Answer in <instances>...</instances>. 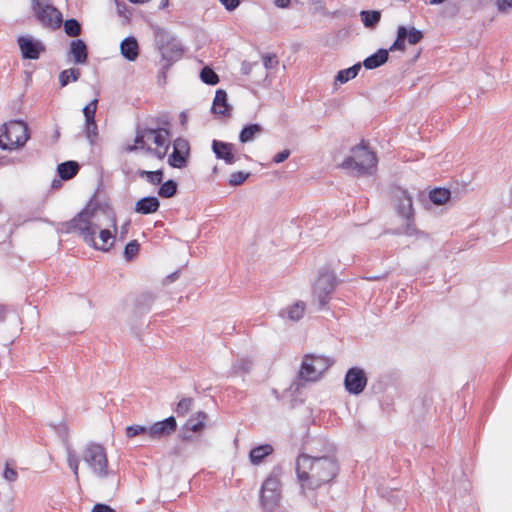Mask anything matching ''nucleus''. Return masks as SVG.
I'll return each instance as SVG.
<instances>
[{
  "instance_id": "obj_1",
  "label": "nucleus",
  "mask_w": 512,
  "mask_h": 512,
  "mask_svg": "<svg viewBox=\"0 0 512 512\" xmlns=\"http://www.w3.org/2000/svg\"><path fill=\"white\" fill-rule=\"evenodd\" d=\"M106 217L108 224L113 227V231L109 229H100V224L92 222L93 217L97 213L96 210L84 208L71 220L61 224L60 232L77 233L83 241L94 249L107 252L113 245L110 240L114 239L117 233V219L114 210L110 207L99 209Z\"/></svg>"
},
{
  "instance_id": "obj_2",
  "label": "nucleus",
  "mask_w": 512,
  "mask_h": 512,
  "mask_svg": "<svg viewBox=\"0 0 512 512\" xmlns=\"http://www.w3.org/2000/svg\"><path fill=\"white\" fill-rule=\"evenodd\" d=\"M295 470L301 489L316 490L331 482L337 475L339 467L332 456L312 457L300 454L296 459Z\"/></svg>"
},
{
  "instance_id": "obj_3",
  "label": "nucleus",
  "mask_w": 512,
  "mask_h": 512,
  "mask_svg": "<svg viewBox=\"0 0 512 512\" xmlns=\"http://www.w3.org/2000/svg\"><path fill=\"white\" fill-rule=\"evenodd\" d=\"M30 139L29 128L25 121L19 119L10 120L0 127V149L14 150L24 147Z\"/></svg>"
},
{
  "instance_id": "obj_4",
  "label": "nucleus",
  "mask_w": 512,
  "mask_h": 512,
  "mask_svg": "<svg viewBox=\"0 0 512 512\" xmlns=\"http://www.w3.org/2000/svg\"><path fill=\"white\" fill-rule=\"evenodd\" d=\"M283 467L280 464L273 466L260 488V503L267 510L272 511L279 505L282 494Z\"/></svg>"
},
{
  "instance_id": "obj_5",
  "label": "nucleus",
  "mask_w": 512,
  "mask_h": 512,
  "mask_svg": "<svg viewBox=\"0 0 512 512\" xmlns=\"http://www.w3.org/2000/svg\"><path fill=\"white\" fill-rule=\"evenodd\" d=\"M352 155L347 157L341 164L344 169L355 171L357 175H371L377 166V157L363 143L351 150Z\"/></svg>"
},
{
  "instance_id": "obj_6",
  "label": "nucleus",
  "mask_w": 512,
  "mask_h": 512,
  "mask_svg": "<svg viewBox=\"0 0 512 512\" xmlns=\"http://www.w3.org/2000/svg\"><path fill=\"white\" fill-rule=\"evenodd\" d=\"M82 460L95 476L106 478L110 475L106 450L101 444L87 443L82 452Z\"/></svg>"
},
{
  "instance_id": "obj_7",
  "label": "nucleus",
  "mask_w": 512,
  "mask_h": 512,
  "mask_svg": "<svg viewBox=\"0 0 512 512\" xmlns=\"http://www.w3.org/2000/svg\"><path fill=\"white\" fill-rule=\"evenodd\" d=\"M31 10L38 23L51 30H57L63 23L62 13L51 0H31Z\"/></svg>"
},
{
  "instance_id": "obj_8",
  "label": "nucleus",
  "mask_w": 512,
  "mask_h": 512,
  "mask_svg": "<svg viewBox=\"0 0 512 512\" xmlns=\"http://www.w3.org/2000/svg\"><path fill=\"white\" fill-rule=\"evenodd\" d=\"M332 365L330 358L321 355H305L298 373L300 380L317 381Z\"/></svg>"
},
{
  "instance_id": "obj_9",
  "label": "nucleus",
  "mask_w": 512,
  "mask_h": 512,
  "mask_svg": "<svg viewBox=\"0 0 512 512\" xmlns=\"http://www.w3.org/2000/svg\"><path fill=\"white\" fill-rule=\"evenodd\" d=\"M337 284V278L334 272L320 270L319 275L313 285V295L318 300L319 307L323 308L331 299Z\"/></svg>"
},
{
  "instance_id": "obj_10",
  "label": "nucleus",
  "mask_w": 512,
  "mask_h": 512,
  "mask_svg": "<svg viewBox=\"0 0 512 512\" xmlns=\"http://www.w3.org/2000/svg\"><path fill=\"white\" fill-rule=\"evenodd\" d=\"M158 44L162 58L169 65L182 57L183 47L176 38L170 37L167 34H160L158 36Z\"/></svg>"
},
{
  "instance_id": "obj_11",
  "label": "nucleus",
  "mask_w": 512,
  "mask_h": 512,
  "mask_svg": "<svg viewBox=\"0 0 512 512\" xmlns=\"http://www.w3.org/2000/svg\"><path fill=\"white\" fill-rule=\"evenodd\" d=\"M21 56L27 60H37L46 51L44 43L29 35H21L17 38Z\"/></svg>"
},
{
  "instance_id": "obj_12",
  "label": "nucleus",
  "mask_w": 512,
  "mask_h": 512,
  "mask_svg": "<svg viewBox=\"0 0 512 512\" xmlns=\"http://www.w3.org/2000/svg\"><path fill=\"white\" fill-rule=\"evenodd\" d=\"M368 382V378L364 369L359 367H351L347 370L344 377V387L351 395L361 394Z\"/></svg>"
},
{
  "instance_id": "obj_13",
  "label": "nucleus",
  "mask_w": 512,
  "mask_h": 512,
  "mask_svg": "<svg viewBox=\"0 0 512 512\" xmlns=\"http://www.w3.org/2000/svg\"><path fill=\"white\" fill-rule=\"evenodd\" d=\"M190 155L188 140L178 137L173 141V151L168 157V164L173 168H184Z\"/></svg>"
},
{
  "instance_id": "obj_14",
  "label": "nucleus",
  "mask_w": 512,
  "mask_h": 512,
  "mask_svg": "<svg viewBox=\"0 0 512 512\" xmlns=\"http://www.w3.org/2000/svg\"><path fill=\"white\" fill-rule=\"evenodd\" d=\"M177 429L175 417L170 416L148 426V436L153 440H159L172 435Z\"/></svg>"
},
{
  "instance_id": "obj_15",
  "label": "nucleus",
  "mask_w": 512,
  "mask_h": 512,
  "mask_svg": "<svg viewBox=\"0 0 512 512\" xmlns=\"http://www.w3.org/2000/svg\"><path fill=\"white\" fill-rule=\"evenodd\" d=\"M394 199L396 201L397 212L401 217L412 218V216H414L412 197L406 190H396Z\"/></svg>"
},
{
  "instance_id": "obj_16",
  "label": "nucleus",
  "mask_w": 512,
  "mask_h": 512,
  "mask_svg": "<svg viewBox=\"0 0 512 512\" xmlns=\"http://www.w3.org/2000/svg\"><path fill=\"white\" fill-rule=\"evenodd\" d=\"M211 148L217 159L223 160L228 165L236 162V157L233 153L234 145L232 143L213 140Z\"/></svg>"
},
{
  "instance_id": "obj_17",
  "label": "nucleus",
  "mask_w": 512,
  "mask_h": 512,
  "mask_svg": "<svg viewBox=\"0 0 512 512\" xmlns=\"http://www.w3.org/2000/svg\"><path fill=\"white\" fill-rule=\"evenodd\" d=\"M160 201L155 196H147L135 203L134 211L138 214L149 215L158 211Z\"/></svg>"
},
{
  "instance_id": "obj_18",
  "label": "nucleus",
  "mask_w": 512,
  "mask_h": 512,
  "mask_svg": "<svg viewBox=\"0 0 512 512\" xmlns=\"http://www.w3.org/2000/svg\"><path fill=\"white\" fill-rule=\"evenodd\" d=\"M69 54L73 57L75 64H85L88 59V50L85 42L81 39L72 40Z\"/></svg>"
},
{
  "instance_id": "obj_19",
  "label": "nucleus",
  "mask_w": 512,
  "mask_h": 512,
  "mask_svg": "<svg viewBox=\"0 0 512 512\" xmlns=\"http://www.w3.org/2000/svg\"><path fill=\"white\" fill-rule=\"evenodd\" d=\"M213 113L222 116H229L231 106L228 104L227 93L223 89H218L215 93V97L212 105Z\"/></svg>"
},
{
  "instance_id": "obj_20",
  "label": "nucleus",
  "mask_w": 512,
  "mask_h": 512,
  "mask_svg": "<svg viewBox=\"0 0 512 512\" xmlns=\"http://www.w3.org/2000/svg\"><path fill=\"white\" fill-rule=\"evenodd\" d=\"M149 139L158 147V148H170V130H167L164 127L161 128H148Z\"/></svg>"
},
{
  "instance_id": "obj_21",
  "label": "nucleus",
  "mask_w": 512,
  "mask_h": 512,
  "mask_svg": "<svg viewBox=\"0 0 512 512\" xmlns=\"http://www.w3.org/2000/svg\"><path fill=\"white\" fill-rule=\"evenodd\" d=\"M122 56L128 61H134L139 55V46L135 37L128 36L120 44Z\"/></svg>"
},
{
  "instance_id": "obj_22",
  "label": "nucleus",
  "mask_w": 512,
  "mask_h": 512,
  "mask_svg": "<svg viewBox=\"0 0 512 512\" xmlns=\"http://www.w3.org/2000/svg\"><path fill=\"white\" fill-rule=\"evenodd\" d=\"M389 57V50L387 49H378L375 53L371 54L363 61V66L368 69H376L383 64H385Z\"/></svg>"
},
{
  "instance_id": "obj_23",
  "label": "nucleus",
  "mask_w": 512,
  "mask_h": 512,
  "mask_svg": "<svg viewBox=\"0 0 512 512\" xmlns=\"http://www.w3.org/2000/svg\"><path fill=\"white\" fill-rule=\"evenodd\" d=\"M304 311L305 303L303 301H298L281 310L279 312V316L282 318H288L291 321H299L303 317Z\"/></svg>"
},
{
  "instance_id": "obj_24",
  "label": "nucleus",
  "mask_w": 512,
  "mask_h": 512,
  "mask_svg": "<svg viewBox=\"0 0 512 512\" xmlns=\"http://www.w3.org/2000/svg\"><path fill=\"white\" fill-rule=\"evenodd\" d=\"M79 164L76 161H65L57 166V172L62 180L72 179L79 171Z\"/></svg>"
},
{
  "instance_id": "obj_25",
  "label": "nucleus",
  "mask_w": 512,
  "mask_h": 512,
  "mask_svg": "<svg viewBox=\"0 0 512 512\" xmlns=\"http://www.w3.org/2000/svg\"><path fill=\"white\" fill-rule=\"evenodd\" d=\"M273 447L270 444H262L254 447L249 452V459L253 465L260 464L263 459L273 453Z\"/></svg>"
},
{
  "instance_id": "obj_26",
  "label": "nucleus",
  "mask_w": 512,
  "mask_h": 512,
  "mask_svg": "<svg viewBox=\"0 0 512 512\" xmlns=\"http://www.w3.org/2000/svg\"><path fill=\"white\" fill-rule=\"evenodd\" d=\"M262 130V126L257 123L245 125L239 133V141L241 143L253 141Z\"/></svg>"
},
{
  "instance_id": "obj_27",
  "label": "nucleus",
  "mask_w": 512,
  "mask_h": 512,
  "mask_svg": "<svg viewBox=\"0 0 512 512\" xmlns=\"http://www.w3.org/2000/svg\"><path fill=\"white\" fill-rule=\"evenodd\" d=\"M206 419V413L199 411L196 416H192L186 421L184 429L190 432H199L204 428Z\"/></svg>"
},
{
  "instance_id": "obj_28",
  "label": "nucleus",
  "mask_w": 512,
  "mask_h": 512,
  "mask_svg": "<svg viewBox=\"0 0 512 512\" xmlns=\"http://www.w3.org/2000/svg\"><path fill=\"white\" fill-rule=\"evenodd\" d=\"M146 138L149 139L148 127L146 125L145 126H137L136 135H135V139H134V145L128 146L127 151L133 152L140 148L146 149V146H145Z\"/></svg>"
},
{
  "instance_id": "obj_29",
  "label": "nucleus",
  "mask_w": 512,
  "mask_h": 512,
  "mask_svg": "<svg viewBox=\"0 0 512 512\" xmlns=\"http://www.w3.org/2000/svg\"><path fill=\"white\" fill-rule=\"evenodd\" d=\"M253 361L250 358L237 359L231 366V375H245L251 372Z\"/></svg>"
},
{
  "instance_id": "obj_30",
  "label": "nucleus",
  "mask_w": 512,
  "mask_h": 512,
  "mask_svg": "<svg viewBox=\"0 0 512 512\" xmlns=\"http://www.w3.org/2000/svg\"><path fill=\"white\" fill-rule=\"evenodd\" d=\"M360 69L361 63H356L347 69L340 70L335 77V81L344 84L349 80L354 79L358 75Z\"/></svg>"
},
{
  "instance_id": "obj_31",
  "label": "nucleus",
  "mask_w": 512,
  "mask_h": 512,
  "mask_svg": "<svg viewBox=\"0 0 512 512\" xmlns=\"http://www.w3.org/2000/svg\"><path fill=\"white\" fill-rule=\"evenodd\" d=\"M430 201L435 205H443L449 201L451 192L446 188H435L429 192Z\"/></svg>"
},
{
  "instance_id": "obj_32",
  "label": "nucleus",
  "mask_w": 512,
  "mask_h": 512,
  "mask_svg": "<svg viewBox=\"0 0 512 512\" xmlns=\"http://www.w3.org/2000/svg\"><path fill=\"white\" fill-rule=\"evenodd\" d=\"M360 17L365 27L374 28L380 22L381 13L377 10H363Z\"/></svg>"
},
{
  "instance_id": "obj_33",
  "label": "nucleus",
  "mask_w": 512,
  "mask_h": 512,
  "mask_svg": "<svg viewBox=\"0 0 512 512\" xmlns=\"http://www.w3.org/2000/svg\"><path fill=\"white\" fill-rule=\"evenodd\" d=\"M81 76L80 69L78 68H68L60 72L59 74V83L63 88L67 86L70 82H76Z\"/></svg>"
},
{
  "instance_id": "obj_34",
  "label": "nucleus",
  "mask_w": 512,
  "mask_h": 512,
  "mask_svg": "<svg viewBox=\"0 0 512 512\" xmlns=\"http://www.w3.org/2000/svg\"><path fill=\"white\" fill-rule=\"evenodd\" d=\"M146 126L148 128H161L164 127L167 130H170L171 120L167 113H162L155 117H150L147 119Z\"/></svg>"
},
{
  "instance_id": "obj_35",
  "label": "nucleus",
  "mask_w": 512,
  "mask_h": 512,
  "mask_svg": "<svg viewBox=\"0 0 512 512\" xmlns=\"http://www.w3.org/2000/svg\"><path fill=\"white\" fill-rule=\"evenodd\" d=\"M138 176L152 185H159L163 181L164 173L161 169L155 171L138 170Z\"/></svg>"
},
{
  "instance_id": "obj_36",
  "label": "nucleus",
  "mask_w": 512,
  "mask_h": 512,
  "mask_svg": "<svg viewBox=\"0 0 512 512\" xmlns=\"http://www.w3.org/2000/svg\"><path fill=\"white\" fill-rule=\"evenodd\" d=\"M159 185L158 195L162 198H171L177 193L178 185L172 179L161 182Z\"/></svg>"
},
{
  "instance_id": "obj_37",
  "label": "nucleus",
  "mask_w": 512,
  "mask_h": 512,
  "mask_svg": "<svg viewBox=\"0 0 512 512\" xmlns=\"http://www.w3.org/2000/svg\"><path fill=\"white\" fill-rule=\"evenodd\" d=\"M156 296L152 292H144L137 298V307L140 311L147 312L151 309Z\"/></svg>"
},
{
  "instance_id": "obj_38",
  "label": "nucleus",
  "mask_w": 512,
  "mask_h": 512,
  "mask_svg": "<svg viewBox=\"0 0 512 512\" xmlns=\"http://www.w3.org/2000/svg\"><path fill=\"white\" fill-rule=\"evenodd\" d=\"M66 452H67L68 466L72 470L75 478L78 479V470H79L80 459L77 456L76 452L69 445H67V447H66Z\"/></svg>"
},
{
  "instance_id": "obj_39",
  "label": "nucleus",
  "mask_w": 512,
  "mask_h": 512,
  "mask_svg": "<svg viewBox=\"0 0 512 512\" xmlns=\"http://www.w3.org/2000/svg\"><path fill=\"white\" fill-rule=\"evenodd\" d=\"M406 219V224L403 228V234H405L406 236H415V237H427V234L424 233L423 231L417 229L415 223H414V216H412V218H405Z\"/></svg>"
},
{
  "instance_id": "obj_40",
  "label": "nucleus",
  "mask_w": 512,
  "mask_h": 512,
  "mask_svg": "<svg viewBox=\"0 0 512 512\" xmlns=\"http://www.w3.org/2000/svg\"><path fill=\"white\" fill-rule=\"evenodd\" d=\"M200 79L208 85H216L219 82V77L213 69L208 66L202 68L200 72Z\"/></svg>"
},
{
  "instance_id": "obj_41",
  "label": "nucleus",
  "mask_w": 512,
  "mask_h": 512,
  "mask_svg": "<svg viewBox=\"0 0 512 512\" xmlns=\"http://www.w3.org/2000/svg\"><path fill=\"white\" fill-rule=\"evenodd\" d=\"M64 31L70 37H76L81 33V25L78 20L71 18L64 22Z\"/></svg>"
},
{
  "instance_id": "obj_42",
  "label": "nucleus",
  "mask_w": 512,
  "mask_h": 512,
  "mask_svg": "<svg viewBox=\"0 0 512 512\" xmlns=\"http://www.w3.org/2000/svg\"><path fill=\"white\" fill-rule=\"evenodd\" d=\"M404 38L409 44L415 45L422 40L423 33L421 30H418L415 27H411L409 29L405 27Z\"/></svg>"
},
{
  "instance_id": "obj_43",
  "label": "nucleus",
  "mask_w": 512,
  "mask_h": 512,
  "mask_svg": "<svg viewBox=\"0 0 512 512\" xmlns=\"http://www.w3.org/2000/svg\"><path fill=\"white\" fill-rule=\"evenodd\" d=\"M404 31H405V26L398 27L397 37H396L395 41L393 42V44L388 49L389 51H396V50L404 51L405 50L406 39L404 38Z\"/></svg>"
},
{
  "instance_id": "obj_44",
  "label": "nucleus",
  "mask_w": 512,
  "mask_h": 512,
  "mask_svg": "<svg viewBox=\"0 0 512 512\" xmlns=\"http://www.w3.org/2000/svg\"><path fill=\"white\" fill-rule=\"evenodd\" d=\"M140 245L137 240H132L126 244L124 248V257L127 261H131L139 252Z\"/></svg>"
},
{
  "instance_id": "obj_45",
  "label": "nucleus",
  "mask_w": 512,
  "mask_h": 512,
  "mask_svg": "<svg viewBox=\"0 0 512 512\" xmlns=\"http://www.w3.org/2000/svg\"><path fill=\"white\" fill-rule=\"evenodd\" d=\"M85 133L90 143L93 144L98 135L95 119H92L91 121L85 120Z\"/></svg>"
},
{
  "instance_id": "obj_46",
  "label": "nucleus",
  "mask_w": 512,
  "mask_h": 512,
  "mask_svg": "<svg viewBox=\"0 0 512 512\" xmlns=\"http://www.w3.org/2000/svg\"><path fill=\"white\" fill-rule=\"evenodd\" d=\"M125 432L128 438H133L142 434L148 435V426L130 425L126 427Z\"/></svg>"
},
{
  "instance_id": "obj_47",
  "label": "nucleus",
  "mask_w": 512,
  "mask_h": 512,
  "mask_svg": "<svg viewBox=\"0 0 512 512\" xmlns=\"http://www.w3.org/2000/svg\"><path fill=\"white\" fill-rule=\"evenodd\" d=\"M249 175H250L249 173L242 172V171L233 172L229 177L228 184L230 186L241 185L246 181V179L249 177Z\"/></svg>"
},
{
  "instance_id": "obj_48",
  "label": "nucleus",
  "mask_w": 512,
  "mask_h": 512,
  "mask_svg": "<svg viewBox=\"0 0 512 512\" xmlns=\"http://www.w3.org/2000/svg\"><path fill=\"white\" fill-rule=\"evenodd\" d=\"M192 404H193L192 398H189V397L182 398L178 402L175 412L177 413L178 416L185 415L186 413H188L190 411Z\"/></svg>"
},
{
  "instance_id": "obj_49",
  "label": "nucleus",
  "mask_w": 512,
  "mask_h": 512,
  "mask_svg": "<svg viewBox=\"0 0 512 512\" xmlns=\"http://www.w3.org/2000/svg\"><path fill=\"white\" fill-rule=\"evenodd\" d=\"M97 104H98V99L95 98L83 108V114L85 116V120L91 121L92 119H95Z\"/></svg>"
},
{
  "instance_id": "obj_50",
  "label": "nucleus",
  "mask_w": 512,
  "mask_h": 512,
  "mask_svg": "<svg viewBox=\"0 0 512 512\" xmlns=\"http://www.w3.org/2000/svg\"><path fill=\"white\" fill-rule=\"evenodd\" d=\"M262 60L266 69H272L278 64V59L275 54H265Z\"/></svg>"
},
{
  "instance_id": "obj_51",
  "label": "nucleus",
  "mask_w": 512,
  "mask_h": 512,
  "mask_svg": "<svg viewBox=\"0 0 512 512\" xmlns=\"http://www.w3.org/2000/svg\"><path fill=\"white\" fill-rule=\"evenodd\" d=\"M4 478L9 482H15L18 478V473L14 468L6 465L3 473Z\"/></svg>"
},
{
  "instance_id": "obj_52",
  "label": "nucleus",
  "mask_w": 512,
  "mask_h": 512,
  "mask_svg": "<svg viewBox=\"0 0 512 512\" xmlns=\"http://www.w3.org/2000/svg\"><path fill=\"white\" fill-rule=\"evenodd\" d=\"M495 4L498 11L503 13L512 8V0H496Z\"/></svg>"
},
{
  "instance_id": "obj_53",
  "label": "nucleus",
  "mask_w": 512,
  "mask_h": 512,
  "mask_svg": "<svg viewBox=\"0 0 512 512\" xmlns=\"http://www.w3.org/2000/svg\"><path fill=\"white\" fill-rule=\"evenodd\" d=\"M168 150H169V148H158L157 147V149H153L149 146L146 147V151L148 153L155 155L159 159H163L166 156Z\"/></svg>"
},
{
  "instance_id": "obj_54",
  "label": "nucleus",
  "mask_w": 512,
  "mask_h": 512,
  "mask_svg": "<svg viewBox=\"0 0 512 512\" xmlns=\"http://www.w3.org/2000/svg\"><path fill=\"white\" fill-rule=\"evenodd\" d=\"M290 154H291L290 150L285 149V150L277 153L273 157V162L276 163V164L282 163V162H284L285 160H287L289 158Z\"/></svg>"
},
{
  "instance_id": "obj_55",
  "label": "nucleus",
  "mask_w": 512,
  "mask_h": 512,
  "mask_svg": "<svg viewBox=\"0 0 512 512\" xmlns=\"http://www.w3.org/2000/svg\"><path fill=\"white\" fill-rule=\"evenodd\" d=\"M227 11H234L239 5L240 0H219Z\"/></svg>"
},
{
  "instance_id": "obj_56",
  "label": "nucleus",
  "mask_w": 512,
  "mask_h": 512,
  "mask_svg": "<svg viewBox=\"0 0 512 512\" xmlns=\"http://www.w3.org/2000/svg\"><path fill=\"white\" fill-rule=\"evenodd\" d=\"M91 512H115V510L109 505L97 503L94 505Z\"/></svg>"
},
{
  "instance_id": "obj_57",
  "label": "nucleus",
  "mask_w": 512,
  "mask_h": 512,
  "mask_svg": "<svg viewBox=\"0 0 512 512\" xmlns=\"http://www.w3.org/2000/svg\"><path fill=\"white\" fill-rule=\"evenodd\" d=\"M16 162L14 158L8 157V156H1L0 157V166H8L12 165Z\"/></svg>"
},
{
  "instance_id": "obj_58",
  "label": "nucleus",
  "mask_w": 512,
  "mask_h": 512,
  "mask_svg": "<svg viewBox=\"0 0 512 512\" xmlns=\"http://www.w3.org/2000/svg\"><path fill=\"white\" fill-rule=\"evenodd\" d=\"M291 0H274V4L278 8H288Z\"/></svg>"
},
{
  "instance_id": "obj_59",
  "label": "nucleus",
  "mask_w": 512,
  "mask_h": 512,
  "mask_svg": "<svg viewBox=\"0 0 512 512\" xmlns=\"http://www.w3.org/2000/svg\"><path fill=\"white\" fill-rule=\"evenodd\" d=\"M387 276H388V272H385L384 274H380V275L367 276V277H365V279H367L369 281H377V280L385 279Z\"/></svg>"
},
{
  "instance_id": "obj_60",
  "label": "nucleus",
  "mask_w": 512,
  "mask_h": 512,
  "mask_svg": "<svg viewBox=\"0 0 512 512\" xmlns=\"http://www.w3.org/2000/svg\"><path fill=\"white\" fill-rule=\"evenodd\" d=\"M130 225V221H127L125 222L122 226H121V230H120V238L121 239H124L128 233V227Z\"/></svg>"
},
{
  "instance_id": "obj_61",
  "label": "nucleus",
  "mask_w": 512,
  "mask_h": 512,
  "mask_svg": "<svg viewBox=\"0 0 512 512\" xmlns=\"http://www.w3.org/2000/svg\"><path fill=\"white\" fill-rule=\"evenodd\" d=\"M117 10L119 15L127 17L125 12L127 11V5L125 3H117Z\"/></svg>"
},
{
  "instance_id": "obj_62",
  "label": "nucleus",
  "mask_w": 512,
  "mask_h": 512,
  "mask_svg": "<svg viewBox=\"0 0 512 512\" xmlns=\"http://www.w3.org/2000/svg\"><path fill=\"white\" fill-rule=\"evenodd\" d=\"M8 308L6 305L0 304V322H3L6 318Z\"/></svg>"
},
{
  "instance_id": "obj_63",
  "label": "nucleus",
  "mask_w": 512,
  "mask_h": 512,
  "mask_svg": "<svg viewBox=\"0 0 512 512\" xmlns=\"http://www.w3.org/2000/svg\"><path fill=\"white\" fill-rule=\"evenodd\" d=\"M181 438L184 440V441H190L192 439V435L190 434V431L188 430H185L184 428L182 429V432H181Z\"/></svg>"
},
{
  "instance_id": "obj_64",
  "label": "nucleus",
  "mask_w": 512,
  "mask_h": 512,
  "mask_svg": "<svg viewBox=\"0 0 512 512\" xmlns=\"http://www.w3.org/2000/svg\"><path fill=\"white\" fill-rule=\"evenodd\" d=\"M179 117H180V123H181V125H182V126H185V125H186V122H187V114H186V112H184V111H183V112H181Z\"/></svg>"
}]
</instances>
